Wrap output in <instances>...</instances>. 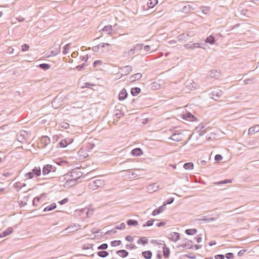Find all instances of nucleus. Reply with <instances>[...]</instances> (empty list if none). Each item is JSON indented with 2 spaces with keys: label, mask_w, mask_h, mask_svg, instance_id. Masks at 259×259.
I'll return each mask as SVG.
<instances>
[{
  "label": "nucleus",
  "mask_w": 259,
  "mask_h": 259,
  "mask_svg": "<svg viewBox=\"0 0 259 259\" xmlns=\"http://www.w3.org/2000/svg\"><path fill=\"white\" fill-rule=\"evenodd\" d=\"M81 172L79 171L73 170L70 173L65 174L59 178L60 183H64L65 187L69 186L71 182H76L78 178L81 176Z\"/></svg>",
  "instance_id": "nucleus-1"
},
{
  "label": "nucleus",
  "mask_w": 259,
  "mask_h": 259,
  "mask_svg": "<svg viewBox=\"0 0 259 259\" xmlns=\"http://www.w3.org/2000/svg\"><path fill=\"white\" fill-rule=\"evenodd\" d=\"M178 247L186 249L191 248L192 247V242L191 240L185 239L183 240L182 243Z\"/></svg>",
  "instance_id": "nucleus-2"
},
{
  "label": "nucleus",
  "mask_w": 259,
  "mask_h": 259,
  "mask_svg": "<svg viewBox=\"0 0 259 259\" xmlns=\"http://www.w3.org/2000/svg\"><path fill=\"white\" fill-rule=\"evenodd\" d=\"M73 142V139H69L68 141L66 139H62L59 142V143H58V145L60 148H65L68 145L72 143Z\"/></svg>",
  "instance_id": "nucleus-3"
},
{
  "label": "nucleus",
  "mask_w": 259,
  "mask_h": 259,
  "mask_svg": "<svg viewBox=\"0 0 259 259\" xmlns=\"http://www.w3.org/2000/svg\"><path fill=\"white\" fill-rule=\"evenodd\" d=\"M180 238V235L178 232H171L169 234L168 239L173 242H177Z\"/></svg>",
  "instance_id": "nucleus-4"
},
{
  "label": "nucleus",
  "mask_w": 259,
  "mask_h": 259,
  "mask_svg": "<svg viewBox=\"0 0 259 259\" xmlns=\"http://www.w3.org/2000/svg\"><path fill=\"white\" fill-rule=\"evenodd\" d=\"M183 119L189 121H195L197 120V118L190 113H187L183 114L182 116Z\"/></svg>",
  "instance_id": "nucleus-5"
},
{
  "label": "nucleus",
  "mask_w": 259,
  "mask_h": 259,
  "mask_svg": "<svg viewBox=\"0 0 259 259\" xmlns=\"http://www.w3.org/2000/svg\"><path fill=\"white\" fill-rule=\"evenodd\" d=\"M160 189V186L157 183H154L150 185L148 187V191L152 193L157 191Z\"/></svg>",
  "instance_id": "nucleus-6"
},
{
  "label": "nucleus",
  "mask_w": 259,
  "mask_h": 259,
  "mask_svg": "<svg viewBox=\"0 0 259 259\" xmlns=\"http://www.w3.org/2000/svg\"><path fill=\"white\" fill-rule=\"evenodd\" d=\"M127 96V93L126 90L124 89H123L120 91V92L118 95V99L120 101L123 100L126 98Z\"/></svg>",
  "instance_id": "nucleus-7"
},
{
  "label": "nucleus",
  "mask_w": 259,
  "mask_h": 259,
  "mask_svg": "<svg viewBox=\"0 0 259 259\" xmlns=\"http://www.w3.org/2000/svg\"><path fill=\"white\" fill-rule=\"evenodd\" d=\"M259 132V125H256L255 126L250 127L248 130V134L249 135H252Z\"/></svg>",
  "instance_id": "nucleus-8"
},
{
  "label": "nucleus",
  "mask_w": 259,
  "mask_h": 259,
  "mask_svg": "<svg viewBox=\"0 0 259 259\" xmlns=\"http://www.w3.org/2000/svg\"><path fill=\"white\" fill-rule=\"evenodd\" d=\"M53 169V166L50 164L46 165L42 169V173L44 175L49 174Z\"/></svg>",
  "instance_id": "nucleus-9"
},
{
  "label": "nucleus",
  "mask_w": 259,
  "mask_h": 259,
  "mask_svg": "<svg viewBox=\"0 0 259 259\" xmlns=\"http://www.w3.org/2000/svg\"><path fill=\"white\" fill-rule=\"evenodd\" d=\"M121 74L123 75H126L131 72L132 68L131 66H127L121 69Z\"/></svg>",
  "instance_id": "nucleus-10"
},
{
  "label": "nucleus",
  "mask_w": 259,
  "mask_h": 259,
  "mask_svg": "<svg viewBox=\"0 0 259 259\" xmlns=\"http://www.w3.org/2000/svg\"><path fill=\"white\" fill-rule=\"evenodd\" d=\"M171 139L174 141L179 142L183 140V136L181 134H175L171 137Z\"/></svg>",
  "instance_id": "nucleus-11"
},
{
  "label": "nucleus",
  "mask_w": 259,
  "mask_h": 259,
  "mask_svg": "<svg viewBox=\"0 0 259 259\" xmlns=\"http://www.w3.org/2000/svg\"><path fill=\"white\" fill-rule=\"evenodd\" d=\"M149 242L148 239L146 237H141L137 241V243L139 245H145Z\"/></svg>",
  "instance_id": "nucleus-12"
},
{
  "label": "nucleus",
  "mask_w": 259,
  "mask_h": 259,
  "mask_svg": "<svg viewBox=\"0 0 259 259\" xmlns=\"http://www.w3.org/2000/svg\"><path fill=\"white\" fill-rule=\"evenodd\" d=\"M116 254L120 257L124 258L128 255V252L126 250L122 249L116 251Z\"/></svg>",
  "instance_id": "nucleus-13"
},
{
  "label": "nucleus",
  "mask_w": 259,
  "mask_h": 259,
  "mask_svg": "<svg viewBox=\"0 0 259 259\" xmlns=\"http://www.w3.org/2000/svg\"><path fill=\"white\" fill-rule=\"evenodd\" d=\"M164 208H165V205L161 206L159 207H158V208L154 209L153 211L152 214L153 216L158 215V214L162 212L164 210Z\"/></svg>",
  "instance_id": "nucleus-14"
},
{
  "label": "nucleus",
  "mask_w": 259,
  "mask_h": 259,
  "mask_svg": "<svg viewBox=\"0 0 259 259\" xmlns=\"http://www.w3.org/2000/svg\"><path fill=\"white\" fill-rule=\"evenodd\" d=\"M13 230L12 228L7 229L6 230L0 234V238H2L9 235L13 232Z\"/></svg>",
  "instance_id": "nucleus-15"
},
{
  "label": "nucleus",
  "mask_w": 259,
  "mask_h": 259,
  "mask_svg": "<svg viewBox=\"0 0 259 259\" xmlns=\"http://www.w3.org/2000/svg\"><path fill=\"white\" fill-rule=\"evenodd\" d=\"M142 254L145 259H151L152 256V253L150 250L143 251Z\"/></svg>",
  "instance_id": "nucleus-16"
},
{
  "label": "nucleus",
  "mask_w": 259,
  "mask_h": 259,
  "mask_svg": "<svg viewBox=\"0 0 259 259\" xmlns=\"http://www.w3.org/2000/svg\"><path fill=\"white\" fill-rule=\"evenodd\" d=\"M132 154L134 156H138L143 154V151L140 148H136L133 149L132 152Z\"/></svg>",
  "instance_id": "nucleus-17"
},
{
  "label": "nucleus",
  "mask_w": 259,
  "mask_h": 259,
  "mask_svg": "<svg viewBox=\"0 0 259 259\" xmlns=\"http://www.w3.org/2000/svg\"><path fill=\"white\" fill-rule=\"evenodd\" d=\"M158 3V0H148L147 6L149 8H153Z\"/></svg>",
  "instance_id": "nucleus-18"
},
{
  "label": "nucleus",
  "mask_w": 259,
  "mask_h": 259,
  "mask_svg": "<svg viewBox=\"0 0 259 259\" xmlns=\"http://www.w3.org/2000/svg\"><path fill=\"white\" fill-rule=\"evenodd\" d=\"M170 254V250L166 246H164L163 247V254L165 258H168Z\"/></svg>",
  "instance_id": "nucleus-19"
},
{
  "label": "nucleus",
  "mask_w": 259,
  "mask_h": 259,
  "mask_svg": "<svg viewBox=\"0 0 259 259\" xmlns=\"http://www.w3.org/2000/svg\"><path fill=\"white\" fill-rule=\"evenodd\" d=\"M142 76V75L140 73H136L134 75L131 77V79L132 81H135L136 80H139Z\"/></svg>",
  "instance_id": "nucleus-20"
},
{
  "label": "nucleus",
  "mask_w": 259,
  "mask_h": 259,
  "mask_svg": "<svg viewBox=\"0 0 259 259\" xmlns=\"http://www.w3.org/2000/svg\"><path fill=\"white\" fill-rule=\"evenodd\" d=\"M141 92V89L139 88H133L131 89V94L133 96L138 95Z\"/></svg>",
  "instance_id": "nucleus-21"
},
{
  "label": "nucleus",
  "mask_w": 259,
  "mask_h": 259,
  "mask_svg": "<svg viewBox=\"0 0 259 259\" xmlns=\"http://www.w3.org/2000/svg\"><path fill=\"white\" fill-rule=\"evenodd\" d=\"M197 232V230L195 229H190L185 230V233L188 235H193Z\"/></svg>",
  "instance_id": "nucleus-22"
},
{
  "label": "nucleus",
  "mask_w": 259,
  "mask_h": 259,
  "mask_svg": "<svg viewBox=\"0 0 259 259\" xmlns=\"http://www.w3.org/2000/svg\"><path fill=\"white\" fill-rule=\"evenodd\" d=\"M56 207V205L55 203L51 204L50 205L48 206L47 207H45L44 209V211L46 212L48 211H51Z\"/></svg>",
  "instance_id": "nucleus-23"
},
{
  "label": "nucleus",
  "mask_w": 259,
  "mask_h": 259,
  "mask_svg": "<svg viewBox=\"0 0 259 259\" xmlns=\"http://www.w3.org/2000/svg\"><path fill=\"white\" fill-rule=\"evenodd\" d=\"M184 167L185 169L187 170L192 169L194 167V164L192 162L186 163L184 165Z\"/></svg>",
  "instance_id": "nucleus-24"
},
{
  "label": "nucleus",
  "mask_w": 259,
  "mask_h": 259,
  "mask_svg": "<svg viewBox=\"0 0 259 259\" xmlns=\"http://www.w3.org/2000/svg\"><path fill=\"white\" fill-rule=\"evenodd\" d=\"M32 172L33 173L34 176L36 175V176H39L41 174L40 168L39 167H35L33 169Z\"/></svg>",
  "instance_id": "nucleus-25"
},
{
  "label": "nucleus",
  "mask_w": 259,
  "mask_h": 259,
  "mask_svg": "<svg viewBox=\"0 0 259 259\" xmlns=\"http://www.w3.org/2000/svg\"><path fill=\"white\" fill-rule=\"evenodd\" d=\"M127 224L128 226H137L138 225V222L136 220H129L127 221Z\"/></svg>",
  "instance_id": "nucleus-26"
},
{
  "label": "nucleus",
  "mask_w": 259,
  "mask_h": 259,
  "mask_svg": "<svg viewBox=\"0 0 259 259\" xmlns=\"http://www.w3.org/2000/svg\"><path fill=\"white\" fill-rule=\"evenodd\" d=\"M98 255L102 257H105L109 255V253L106 251H101L98 252Z\"/></svg>",
  "instance_id": "nucleus-27"
},
{
  "label": "nucleus",
  "mask_w": 259,
  "mask_h": 259,
  "mask_svg": "<svg viewBox=\"0 0 259 259\" xmlns=\"http://www.w3.org/2000/svg\"><path fill=\"white\" fill-rule=\"evenodd\" d=\"M121 244L120 240H115L111 242V244L112 246H119Z\"/></svg>",
  "instance_id": "nucleus-28"
},
{
  "label": "nucleus",
  "mask_w": 259,
  "mask_h": 259,
  "mask_svg": "<svg viewBox=\"0 0 259 259\" xmlns=\"http://www.w3.org/2000/svg\"><path fill=\"white\" fill-rule=\"evenodd\" d=\"M39 66L40 68L44 70L49 69L50 67V65L46 63L41 64Z\"/></svg>",
  "instance_id": "nucleus-29"
},
{
  "label": "nucleus",
  "mask_w": 259,
  "mask_h": 259,
  "mask_svg": "<svg viewBox=\"0 0 259 259\" xmlns=\"http://www.w3.org/2000/svg\"><path fill=\"white\" fill-rule=\"evenodd\" d=\"M206 42H208L211 44H213L214 42V38L212 36H209L208 37L206 40Z\"/></svg>",
  "instance_id": "nucleus-30"
},
{
  "label": "nucleus",
  "mask_w": 259,
  "mask_h": 259,
  "mask_svg": "<svg viewBox=\"0 0 259 259\" xmlns=\"http://www.w3.org/2000/svg\"><path fill=\"white\" fill-rule=\"evenodd\" d=\"M154 220L152 219L148 221L145 224L143 225V227H149L151 226L153 224Z\"/></svg>",
  "instance_id": "nucleus-31"
},
{
  "label": "nucleus",
  "mask_w": 259,
  "mask_h": 259,
  "mask_svg": "<svg viewBox=\"0 0 259 259\" xmlns=\"http://www.w3.org/2000/svg\"><path fill=\"white\" fill-rule=\"evenodd\" d=\"M25 177L27 179H31L33 178L34 174L32 172H29L25 175Z\"/></svg>",
  "instance_id": "nucleus-32"
},
{
  "label": "nucleus",
  "mask_w": 259,
  "mask_h": 259,
  "mask_svg": "<svg viewBox=\"0 0 259 259\" xmlns=\"http://www.w3.org/2000/svg\"><path fill=\"white\" fill-rule=\"evenodd\" d=\"M125 240L130 242H132L134 240V238L132 236L128 235L125 237Z\"/></svg>",
  "instance_id": "nucleus-33"
},
{
  "label": "nucleus",
  "mask_w": 259,
  "mask_h": 259,
  "mask_svg": "<svg viewBox=\"0 0 259 259\" xmlns=\"http://www.w3.org/2000/svg\"><path fill=\"white\" fill-rule=\"evenodd\" d=\"M107 248L108 245L106 243L102 244L98 247V249H106Z\"/></svg>",
  "instance_id": "nucleus-34"
},
{
  "label": "nucleus",
  "mask_w": 259,
  "mask_h": 259,
  "mask_svg": "<svg viewBox=\"0 0 259 259\" xmlns=\"http://www.w3.org/2000/svg\"><path fill=\"white\" fill-rule=\"evenodd\" d=\"M29 47L26 44H24L22 46V51L23 52L27 51L29 50Z\"/></svg>",
  "instance_id": "nucleus-35"
},
{
  "label": "nucleus",
  "mask_w": 259,
  "mask_h": 259,
  "mask_svg": "<svg viewBox=\"0 0 259 259\" xmlns=\"http://www.w3.org/2000/svg\"><path fill=\"white\" fill-rule=\"evenodd\" d=\"M232 181L231 180H226L225 181L219 182L217 184H226V183H232Z\"/></svg>",
  "instance_id": "nucleus-36"
},
{
  "label": "nucleus",
  "mask_w": 259,
  "mask_h": 259,
  "mask_svg": "<svg viewBox=\"0 0 259 259\" xmlns=\"http://www.w3.org/2000/svg\"><path fill=\"white\" fill-rule=\"evenodd\" d=\"M222 159H223V157L222 156V155H221L220 154H217L215 156V160L216 161H219L222 160Z\"/></svg>",
  "instance_id": "nucleus-37"
},
{
  "label": "nucleus",
  "mask_w": 259,
  "mask_h": 259,
  "mask_svg": "<svg viewBox=\"0 0 259 259\" xmlns=\"http://www.w3.org/2000/svg\"><path fill=\"white\" fill-rule=\"evenodd\" d=\"M226 257L228 259H233V254L232 253H228L226 254Z\"/></svg>",
  "instance_id": "nucleus-38"
},
{
  "label": "nucleus",
  "mask_w": 259,
  "mask_h": 259,
  "mask_svg": "<svg viewBox=\"0 0 259 259\" xmlns=\"http://www.w3.org/2000/svg\"><path fill=\"white\" fill-rule=\"evenodd\" d=\"M68 201V198H65V199L62 200L61 201H59V203L60 204L63 205V204L67 203Z\"/></svg>",
  "instance_id": "nucleus-39"
},
{
  "label": "nucleus",
  "mask_w": 259,
  "mask_h": 259,
  "mask_svg": "<svg viewBox=\"0 0 259 259\" xmlns=\"http://www.w3.org/2000/svg\"><path fill=\"white\" fill-rule=\"evenodd\" d=\"M245 252H246V250H245V249L241 250L238 252V255L239 256H242Z\"/></svg>",
  "instance_id": "nucleus-40"
},
{
  "label": "nucleus",
  "mask_w": 259,
  "mask_h": 259,
  "mask_svg": "<svg viewBox=\"0 0 259 259\" xmlns=\"http://www.w3.org/2000/svg\"><path fill=\"white\" fill-rule=\"evenodd\" d=\"M214 258L215 259H224V256L221 254L217 255L214 256Z\"/></svg>",
  "instance_id": "nucleus-41"
},
{
  "label": "nucleus",
  "mask_w": 259,
  "mask_h": 259,
  "mask_svg": "<svg viewBox=\"0 0 259 259\" xmlns=\"http://www.w3.org/2000/svg\"><path fill=\"white\" fill-rule=\"evenodd\" d=\"M101 63H102V62L101 61L97 60L94 62V65L95 66H96L97 65H100Z\"/></svg>",
  "instance_id": "nucleus-42"
},
{
  "label": "nucleus",
  "mask_w": 259,
  "mask_h": 259,
  "mask_svg": "<svg viewBox=\"0 0 259 259\" xmlns=\"http://www.w3.org/2000/svg\"><path fill=\"white\" fill-rule=\"evenodd\" d=\"M165 224V223L164 222H160V223H158L156 224V226L157 227H160L161 226H164Z\"/></svg>",
  "instance_id": "nucleus-43"
},
{
  "label": "nucleus",
  "mask_w": 259,
  "mask_h": 259,
  "mask_svg": "<svg viewBox=\"0 0 259 259\" xmlns=\"http://www.w3.org/2000/svg\"><path fill=\"white\" fill-rule=\"evenodd\" d=\"M48 140V138L47 137H42L41 139V141H44L45 142H47Z\"/></svg>",
  "instance_id": "nucleus-44"
},
{
  "label": "nucleus",
  "mask_w": 259,
  "mask_h": 259,
  "mask_svg": "<svg viewBox=\"0 0 259 259\" xmlns=\"http://www.w3.org/2000/svg\"><path fill=\"white\" fill-rule=\"evenodd\" d=\"M135 246L134 245H133V246H132V245H127V247H128L130 249H133V248H135Z\"/></svg>",
  "instance_id": "nucleus-45"
},
{
  "label": "nucleus",
  "mask_w": 259,
  "mask_h": 259,
  "mask_svg": "<svg viewBox=\"0 0 259 259\" xmlns=\"http://www.w3.org/2000/svg\"><path fill=\"white\" fill-rule=\"evenodd\" d=\"M169 165L170 166L172 167V168H174V169L176 168V165L169 164Z\"/></svg>",
  "instance_id": "nucleus-46"
},
{
  "label": "nucleus",
  "mask_w": 259,
  "mask_h": 259,
  "mask_svg": "<svg viewBox=\"0 0 259 259\" xmlns=\"http://www.w3.org/2000/svg\"><path fill=\"white\" fill-rule=\"evenodd\" d=\"M216 244V242H210L209 243V245L210 246H212L213 245H215Z\"/></svg>",
  "instance_id": "nucleus-47"
},
{
  "label": "nucleus",
  "mask_w": 259,
  "mask_h": 259,
  "mask_svg": "<svg viewBox=\"0 0 259 259\" xmlns=\"http://www.w3.org/2000/svg\"><path fill=\"white\" fill-rule=\"evenodd\" d=\"M39 200V198H35L34 200H33V202H35V201H38Z\"/></svg>",
  "instance_id": "nucleus-48"
},
{
  "label": "nucleus",
  "mask_w": 259,
  "mask_h": 259,
  "mask_svg": "<svg viewBox=\"0 0 259 259\" xmlns=\"http://www.w3.org/2000/svg\"><path fill=\"white\" fill-rule=\"evenodd\" d=\"M2 15H3V13L2 12H0V17H1Z\"/></svg>",
  "instance_id": "nucleus-49"
},
{
  "label": "nucleus",
  "mask_w": 259,
  "mask_h": 259,
  "mask_svg": "<svg viewBox=\"0 0 259 259\" xmlns=\"http://www.w3.org/2000/svg\"><path fill=\"white\" fill-rule=\"evenodd\" d=\"M2 162V159L0 157V163H1Z\"/></svg>",
  "instance_id": "nucleus-50"
},
{
  "label": "nucleus",
  "mask_w": 259,
  "mask_h": 259,
  "mask_svg": "<svg viewBox=\"0 0 259 259\" xmlns=\"http://www.w3.org/2000/svg\"><path fill=\"white\" fill-rule=\"evenodd\" d=\"M191 257L192 258H195V256H191Z\"/></svg>",
  "instance_id": "nucleus-51"
},
{
  "label": "nucleus",
  "mask_w": 259,
  "mask_h": 259,
  "mask_svg": "<svg viewBox=\"0 0 259 259\" xmlns=\"http://www.w3.org/2000/svg\"><path fill=\"white\" fill-rule=\"evenodd\" d=\"M106 45L107 46H109V44H106Z\"/></svg>",
  "instance_id": "nucleus-52"
},
{
  "label": "nucleus",
  "mask_w": 259,
  "mask_h": 259,
  "mask_svg": "<svg viewBox=\"0 0 259 259\" xmlns=\"http://www.w3.org/2000/svg\"><path fill=\"white\" fill-rule=\"evenodd\" d=\"M258 230H259V228H258Z\"/></svg>",
  "instance_id": "nucleus-53"
}]
</instances>
